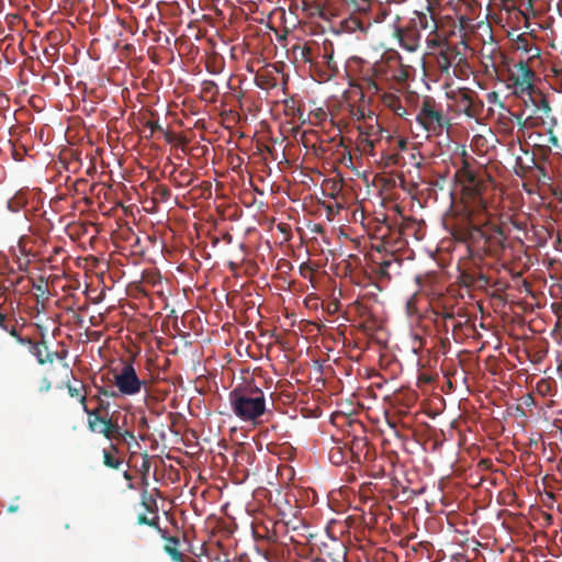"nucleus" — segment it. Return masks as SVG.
Returning <instances> with one entry per match:
<instances>
[{
	"instance_id": "nucleus-42",
	"label": "nucleus",
	"mask_w": 562,
	"mask_h": 562,
	"mask_svg": "<svg viewBox=\"0 0 562 562\" xmlns=\"http://www.w3.org/2000/svg\"><path fill=\"white\" fill-rule=\"evenodd\" d=\"M147 126L150 127L153 132L160 128L157 122H147Z\"/></svg>"
},
{
	"instance_id": "nucleus-7",
	"label": "nucleus",
	"mask_w": 562,
	"mask_h": 562,
	"mask_svg": "<svg viewBox=\"0 0 562 562\" xmlns=\"http://www.w3.org/2000/svg\"><path fill=\"white\" fill-rule=\"evenodd\" d=\"M378 267L374 270L380 281H390L402 274L403 259L394 252L387 255L380 262L375 263Z\"/></svg>"
},
{
	"instance_id": "nucleus-45",
	"label": "nucleus",
	"mask_w": 562,
	"mask_h": 562,
	"mask_svg": "<svg viewBox=\"0 0 562 562\" xmlns=\"http://www.w3.org/2000/svg\"><path fill=\"white\" fill-rule=\"evenodd\" d=\"M266 538H268V540L271 541V542H276V535H274V532L272 535L266 536Z\"/></svg>"
},
{
	"instance_id": "nucleus-3",
	"label": "nucleus",
	"mask_w": 562,
	"mask_h": 562,
	"mask_svg": "<svg viewBox=\"0 0 562 562\" xmlns=\"http://www.w3.org/2000/svg\"><path fill=\"white\" fill-rule=\"evenodd\" d=\"M416 121L427 136H440L450 127V120L443 111L441 103L436 102L432 97H424L416 115Z\"/></svg>"
},
{
	"instance_id": "nucleus-35",
	"label": "nucleus",
	"mask_w": 562,
	"mask_h": 562,
	"mask_svg": "<svg viewBox=\"0 0 562 562\" xmlns=\"http://www.w3.org/2000/svg\"><path fill=\"white\" fill-rule=\"evenodd\" d=\"M494 1H498V2H499V4H501L505 10H509V8L514 5V0H494Z\"/></svg>"
},
{
	"instance_id": "nucleus-22",
	"label": "nucleus",
	"mask_w": 562,
	"mask_h": 562,
	"mask_svg": "<svg viewBox=\"0 0 562 562\" xmlns=\"http://www.w3.org/2000/svg\"><path fill=\"white\" fill-rule=\"evenodd\" d=\"M140 503L143 508H145L147 513L157 514L158 505L156 501V495L149 493L146 488L142 491Z\"/></svg>"
},
{
	"instance_id": "nucleus-23",
	"label": "nucleus",
	"mask_w": 562,
	"mask_h": 562,
	"mask_svg": "<svg viewBox=\"0 0 562 562\" xmlns=\"http://www.w3.org/2000/svg\"><path fill=\"white\" fill-rule=\"evenodd\" d=\"M110 407L111 405L105 398H99L98 407L90 409L88 405H85L83 411L88 414L89 418L106 417Z\"/></svg>"
},
{
	"instance_id": "nucleus-38",
	"label": "nucleus",
	"mask_w": 562,
	"mask_h": 562,
	"mask_svg": "<svg viewBox=\"0 0 562 562\" xmlns=\"http://www.w3.org/2000/svg\"><path fill=\"white\" fill-rule=\"evenodd\" d=\"M50 390V382L47 380V378L42 381V386L40 387L41 392H48Z\"/></svg>"
},
{
	"instance_id": "nucleus-1",
	"label": "nucleus",
	"mask_w": 562,
	"mask_h": 562,
	"mask_svg": "<svg viewBox=\"0 0 562 562\" xmlns=\"http://www.w3.org/2000/svg\"><path fill=\"white\" fill-rule=\"evenodd\" d=\"M456 177L462 187L461 201L469 221L465 235L472 240L476 238L484 240L488 255L501 256L506 247V234L502 226L493 222L487 213L486 202L483 198L485 189L483 179L474 172L469 161L464 159Z\"/></svg>"
},
{
	"instance_id": "nucleus-15",
	"label": "nucleus",
	"mask_w": 562,
	"mask_h": 562,
	"mask_svg": "<svg viewBox=\"0 0 562 562\" xmlns=\"http://www.w3.org/2000/svg\"><path fill=\"white\" fill-rule=\"evenodd\" d=\"M159 532L162 533V538L166 540L164 550L168 554V557L171 558V560L173 562H183L186 559L179 549V546H180L179 538L172 537V536H167L165 530L159 531Z\"/></svg>"
},
{
	"instance_id": "nucleus-24",
	"label": "nucleus",
	"mask_w": 562,
	"mask_h": 562,
	"mask_svg": "<svg viewBox=\"0 0 562 562\" xmlns=\"http://www.w3.org/2000/svg\"><path fill=\"white\" fill-rule=\"evenodd\" d=\"M2 330H5L9 335H11L16 342H19L20 345H25V344H30V340L32 339L31 337H24L21 335L20 333V328L19 326L16 325V322L13 319L11 323H9L8 325H5L4 327L1 328Z\"/></svg>"
},
{
	"instance_id": "nucleus-32",
	"label": "nucleus",
	"mask_w": 562,
	"mask_h": 562,
	"mask_svg": "<svg viewBox=\"0 0 562 562\" xmlns=\"http://www.w3.org/2000/svg\"><path fill=\"white\" fill-rule=\"evenodd\" d=\"M116 439L120 441H127V439H134V434L130 430H120V434H117Z\"/></svg>"
},
{
	"instance_id": "nucleus-43",
	"label": "nucleus",
	"mask_w": 562,
	"mask_h": 562,
	"mask_svg": "<svg viewBox=\"0 0 562 562\" xmlns=\"http://www.w3.org/2000/svg\"><path fill=\"white\" fill-rule=\"evenodd\" d=\"M33 288H34V289H36V291H38V292H41V293H44V292H45V290H46V288H45L44 285H42V284H37V285H36V284H34V286H33Z\"/></svg>"
},
{
	"instance_id": "nucleus-13",
	"label": "nucleus",
	"mask_w": 562,
	"mask_h": 562,
	"mask_svg": "<svg viewBox=\"0 0 562 562\" xmlns=\"http://www.w3.org/2000/svg\"><path fill=\"white\" fill-rule=\"evenodd\" d=\"M29 347V352L36 358L38 364L52 363L55 358H64L58 351H49L45 340L35 341L31 339V344H25Z\"/></svg>"
},
{
	"instance_id": "nucleus-40",
	"label": "nucleus",
	"mask_w": 562,
	"mask_h": 562,
	"mask_svg": "<svg viewBox=\"0 0 562 562\" xmlns=\"http://www.w3.org/2000/svg\"><path fill=\"white\" fill-rule=\"evenodd\" d=\"M445 321L453 319V312H437Z\"/></svg>"
},
{
	"instance_id": "nucleus-26",
	"label": "nucleus",
	"mask_w": 562,
	"mask_h": 562,
	"mask_svg": "<svg viewBox=\"0 0 562 562\" xmlns=\"http://www.w3.org/2000/svg\"><path fill=\"white\" fill-rule=\"evenodd\" d=\"M381 140L380 138H361L358 139V146L361 147V150L367 155H375L374 149L376 144Z\"/></svg>"
},
{
	"instance_id": "nucleus-8",
	"label": "nucleus",
	"mask_w": 562,
	"mask_h": 562,
	"mask_svg": "<svg viewBox=\"0 0 562 562\" xmlns=\"http://www.w3.org/2000/svg\"><path fill=\"white\" fill-rule=\"evenodd\" d=\"M88 426L91 432L102 434L108 440L116 439L121 427L113 417H94L88 418Z\"/></svg>"
},
{
	"instance_id": "nucleus-56",
	"label": "nucleus",
	"mask_w": 562,
	"mask_h": 562,
	"mask_svg": "<svg viewBox=\"0 0 562 562\" xmlns=\"http://www.w3.org/2000/svg\"><path fill=\"white\" fill-rule=\"evenodd\" d=\"M363 1H372V0H363Z\"/></svg>"
},
{
	"instance_id": "nucleus-16",
	"label": "nucleus",
	"mask_w": 562,
	"mask_h": 562,
	"mask_svg": "<svg viewBox=\"0 0 562 562\" xmlns=\"http://www.w3.org/2000/svg\"><path fill=\"white\" fill-rule=\"evenodd\" d=\"M119 449L117 446L112 443L110 448L103 449L102 457H103V464L106 468L119 470L121 464L124 462L120 457H117Z\"/></svg>"
},
{
	"instance_id": "nucleus-41",
	"label": "nucleus",
	"mask_w": 562,
	"mask_h": 562,
	"mask_svg": "<svg viewBox=\"0 0 562 562\" xmlns=\"http://www.w3.org/2000/svg\"><path fill=\"white\" fill-rule=\"evenodd\" d=\"M429 47H440V40L437 38H428Z\"/></svg>"
},
{
	"instance_id": "nucleus-30",
	"label": "nucleus",
	"mask_w": 562,
	"mask_h": 562,
	"mask_svg": "<svg viewBox=\"0 0 562 562\" xmlns=\"http://www.w3.org/2000/svg\"><path fill=\"white\" fill-rule=\"evenodd\" d=\"M363 88L367 90L368 93L373 95L380 92L379 83L372 78L363 79Z\"/></svg>"
},
{
	"instance_id": "nucleus-50",
	"label": "nucleus",
	"mask_w": 562,
	"mask_h": 562,
	"mask_svg": "<svg viewBox=\"0 0 562 562\" xmlns=\"http://www.w3.org/2000/svg\"><path fill=\"white\" fill-rule=\"evenodd\" d=\"M143 467H144L145 470H147L148 469L147 462H144Z\"/></svg>"
},
{
	"instance_id": "nucleus-6",
	"label": "nucleus",
	"mask_w": 562,
	"mask_h": 562,
	"mask_svg": "<svg viewBox=\"0 0 562 562\" xmlns=\"http://www.w3.org/2000/svg\"><path fill=\"white\" fill-rule=\"evenodd\" d=\"M536 76V71L525 60L516 63L508 76V88L513 90V95L522 98L536 94L538 91L535 85Z\"/></svg>"
},
{
	"instance_id": "nucleus-44",
	"label": "nucleus",
	"mask_w": 562,
	"mask_h": 562,
	"mask_svg": "<svg viewBox=\"0 0 562 562\" xmlns=\"http://www.w3.org/2000/svg\"><path fill=\"white\" fill-rule=\"evenodd\" d=\"M18 510H19V505H9V507H8L9 513H14Z\"/></svg>"
},
{
	"instance_id": "nucleus-5",
	"label": "nucleus",
	"mask_w": 562,
	"mask_h": 562,
	"mask_svg": "<svg viewBox=\"0 0 562 562\" xmlns=\"http://www.w3.org/2000/svg\"><path fill=\"white\" fill-rule=\"evenodd\" d=\"M448 100L452 101V108L457 114H463L470 119H477L484 110V102L479 94L470 88H458L447 92Z\"/></svg>"
},
{
	"instance_id": "nucleus-54",
	"label": "nucleus",
	"mask_w": 562,
	"mask_h": 562,
	"mask_svg": "<svg viewBox=\"0 0 562 562\" xmlns=\"http://www.w3.org/2000/svg\"><path fill=\"white\" fill-rule=\"evenodd\" d=\"M143 484H147L146 477H143Z\"/></svg>"
},
{
	"instance_id": "nucleus-19",
	"label": "nucleus",
	"mask_w": 562,
	"mask_h": 562,
	"mask_svg": "<svg viewBox=\"0 0 562 562\" xmlns=\"http://www.w3.org/2000/svg\"><path fill=\"white\" fill-rule=\"evenodd\" d=\"M66 389L68 395H70L72 398H78L81 407L85 408V405H87L86 385L81 381H77V385L67 383Z\"/></svg>"
},
{
	"instance_id": "nucleus-46",
	"label": "nucleus",
	"mask_w": 562,
	"mask_h": 562,
	"mask_svg": "<svg viewBox=\"0 0 562 562\" xmlns=\"http://www.w3.org/2000/svg\"><path fill=\"white\" fill-rule=\"evenodd\" d=\"M327 214L328 216L333 214V206H327Z\"/></svg>"
},
{
	"instance_id": "nucleus-37",
	"label": "nucleus",
	"mask_w": 562,
	"mask_h": 562,
	"mask_svg": "<svg viewBox=\"0 0 562 562\" xmlns=\"http://www.w3.org/2000/svg\"><path fill=\"white\" fill-rule=\"evenodd\" d=\"M158 191L160 196L164 198L165 200H167L170 196V191L167 187H160Z\"/></svg>"
},
{
	"instance_id": "nucleus-47",
	"label": "nucleus",
	"mask_w": 562,
	"mask_h": 562,
	"mask_svg": "<svg viewBox=\"0 0 562 562\" xmlns=\"http://www.w3.org/2000/svg\"><path fill=\"white\" fill-rule=\"evenodd\" d=\"M183 562H196L193 558H189L187 560H184Z\"/></svg>"
},
{
	"instance_id": "nucleus-27",
	"label": "nucleus",
	"mask_w": 562,
	"mask_h": 562,
	"mask_svg": "<svg viewBox=\"0 0 562 562\" xmlns=\"http://www.w3.org/2000/svg\"><path fill=\"white\" fill-rule=\"evenodd\" d=\"M25 203H26V200L24 198V194L19 192V193H15L14 196L8 201V209L12 213H15V212H19L24 206Z\"/></svg>"
},
{
	"instance_id": "nucleus-39",
	"label": "nucleus",
	"mask_w": 562,
	"mask_h": 562,
	"mask_svg": "<svg viewBox=\"0 0 562 562\" xmlns=\"http://www.w3.org/2000/svg\"><path fill=\"white\" fill-rule=\"evenodd\" d=\"M361 447H367V441H366V440L361 439V440H357V441H355V442H353V446L351 447V452H352V453H355V452H353V449H355V448L359 449V448H361Z\"/></svg>"
},
{
	"instance_id": "nucleus-12",
	"label": "nucleus",
	"mask_w": 562,
	"mask_h": 562,
	"mask_svg": "<svg viewBox=\"0 0 562 562\" xmlns=\"http://www.w3.org/2000/svg\"><path fill=\"white\" fill-rule=\"evenodd\" d=\"M408 23L416 26L419 33L420 31H428L430 35L437 34L438 24L429 7L425 12L416 11L415 16L412 18Z\"/></svg>"
},
{
	"instance_id": "nucleus-49",
	"label": "nucleus",
	"mask_w": 562,
	"mask_h": 562,
	"mask_svg": "<svg viewBox=\"0 0 562 562\" xmlns=\"http://www.w3.org/2000/svg\"><path fill=\"white\" fill-rule=\"evenodd\" d=\"M518 41H520V42H525L526 40H525V38L522 37V35H521V36H518Z\"/></svg>"
},
{
	"instance_id": "nucleus-17",
	"label": "nucleus",
	"mask_w": 562,
	"mask_h": 562,
	"mask_svg": "<svg viewBox=\"0 0 562 562\" xmlns=\"http://www.w3.org/2000/svg\"><path fill=\"white\" fill-rule=\"evenodd\" d=\"M345 31L349 33L361 32L367 34L368 29L370 26V22H364L361 18L357 15H351L347 20L342 22Z\"/></svg>"
},
{
	"instance_id": "nucleus-25",
	"label": "nucleus",
	"mask_w": 562,
	"mask_h": 562,
	"mask_svg": "<svg viewBox=\"0 0 562 562\" xmlns=\"http://www.w3.org/2000/svg\"><path fill=\"white\" fill-rule=\"evenodd\" d=\"M350 115L358 123H362L369 120L368 115H375V113L371 110H367L363 105H351Z\"/></svg>"
},
{
	"instance_id": "nucleus-14",
	"label": "nucleus",
	"mask_w": 562,
	"mask_h": 562,
	"mask_svg": "<svg viewBox=\"0 0 562 562\" xmlns=\"http://www.w3.org/2000/svg\"><path fill=\"white\" fill-rule=\"evenodd\" d=\"M369 120L358 123L357 131L360 132L361 138H380L383 137L384 128L379 123L376 115H368Z\"/></svg>"
},
{
	"instance_id": "nucleus-9",
	"label": "nucleus",
	"mask_w": 562,
	"mask_h": 562,
	"mask_svg": "<svg viewBox=\"0 0 562 562\" xmlns=\"http://www.w3.org/2000/svg\"><path fill=\"white\" fill-rule=\"evenodd\" d=\"M531 105L535 106V112L538 119L542 121V124H549L551 126L557 124V120L552 115V109L547 95L540 90L536 94L528 95Z\"/></svg>"
},
{
	"instance_id": "nucleus-31",
	"label": "nucleus",
	"mask_w": 562,
	"mask_h": 562,
	"mask_svg": "<svg viewBox=\"0 0 562 562\" xmlns=\"http://www.w3.org/2000/svg\"><path fill=\"white\" fill-rule=\"evenodd\" d=\"M13 318H10L8 313L2 308V305L0 304V328H3L8 326Z\"/></svg>"
},
{
	"instance_id": "nucleus-21",
	"label": "nucleus",
	"mask_w": 562,
	"mask_h": 562,
	"mask_svg": "<svg viewBox=\"0 0 562 562\" xmlns=\"http://www.w3.org/2000/svg\"><path fill=\"white\" fill-rule=\"evenodd\" d=\"M220 91L216 82L206 80L202 82V91H200V97L209 102H215L217 99Z\"/></svg>"
},
{
	"instance_id": "nucleus-52",
	"label": "nucleus",
	"mask_w": 562,
	"mask_h": 562,
	"mask_svg": "<svg viewBox=\"0 0 562 562\" xmlns=\"http://www.w3.org/2000/svg\"><path fill=\"white\" fill-rule=\"evenodd\" d=\"M154 492H155V494L159 495V490L158 488H154Z\"/></svg>"
},
{
	"instance_id": "nucleus-2",
	"label": "nucleus",
	"mask_w": 562,
	"mask_h": 562,
	"mask_svg": "<svg viewBox=\"0 0 562 562\" xmlns=\"http://www.w3.org/2000/svg\"><path fill=\"white\" fill-rule=\"evenodd\" d=\"M234 415L246 423H256L266 412L263 392L252 382L236 385L229 393Z\"/></svg>"
},
{
	"instance_id": "nucleus-55",
	"label": "nucleus",
	"mask_w": 562,
	"mask_h": 562,
	"mask_svg": "<svg viewBox=\"0 0 562 562\" xmlns=\"http://www.w3.org/2000/svg\"><path fill=\"white\" fill-rule=\"evenodd\" d=\"M378 71H379V68H374V72L378 74Z\"/></svg>"
},
{
	"instance_id": "nucleus-48",
	"label": "nucleus",
	"mask_w": 562,
	"mask_h": 562,
	"mask_svg": "<svg viewBox=\"0 0 562 562\" xmlns=\"http://www.w3.org/2000/svg\"><path fill=\"white\" fill-rule=\"evenodd\" d=\"M562 9V0L561 2L558 3V10H561Z\"/></svg>"
},
{
	"instance_id": "nucleus-20",
	"label": "nucleus",
	"mask_w": 562,
	"mask_h": 562,
	"mask_svg": "<svg viewBox=\"0 0 562 562\" xmlns=\"http://www.w3.org/2000/svg\"><path fill=\"white\" fill-rule=\"evenodd\" d=\"M94 390H97V393H94V397H102V398H119L121 397L119 393H116V387L113 383H103V384H93Z\"/></svg>"
},
{
	"instance_id": "nucleus-29",
	"label": "nucleus",
	"mask_w": 562,
	"mask_h": 562,
	"mask_svg": "<svg viewBox=\"0 0 562 562\" xmlns=\"http://www.w3.org/2000/svg\"><path fill=\"white\" fill-rule=\"evenodd\" d=\"M158 521H159V518H158L157 514H154L153 518H149L148 516L140 514L137 518L138 525H146V526L155 528L158 532H161Z\"/></svg>"
},
{
	"instance_id": "nucleus-28",
	"label": "nucleus",
	"mask_w": 562,
	"mask_h": 562,
	"mask_svg": "<svg viewBox=\"0 0 562 562\" xmlns=\"http://www.w3.org/2000/svg\"><path fill=\"white\" fill-rule=\"evenodd\" d=\"M382 103L384 106L393 110L395 106L402 104V99L397 94L384 93L382 94Z\"/></svg>"
},
{
	"instance_id": "nucleus-11",
	"label": "nucleus",
	"mask_w": 562,
	"mask_h": 562,
	"mask_svg": "<svg viewBox=\"0 0 562 562\" xmlns=\"http://www.w3.org/2000/svg\"><path fill=\"white\" fill-rule=\"evenodd\" d=\"M459 52L457 47L447 45L439 50V55L436 57L437 67H439V71L442 74L449 75L450 69L453 67L456 59L459 58L458 64L454 67V74L457 75V68L460 66L462 61V57H459Z\"/></svg>"
},
{
	"instance_id": "nucleus-10",
	"label": "nucleus",
	"mask_w": 562,
	"mask_h": 562,
	"mask_svg": "<svg viewBox=\"0 0 562 562\" xmlns=\"http://www.w3.org/2000/svg\"><path fill=\"white\" fill-rule=\"evenodd\" d=\"M394 35L400 41L401 47L407 52H416L420 43V33L416 26L407 23L404 27H395Z\"/></svg>"
},
{
	"instance_id": "nucleus-34",
	"label": "nucleus",
	"mask_w": 562,
	"mask_h": 562,
	"mask_svg": "<svg viewBox=\"0 0 562 562\" xmlns=\"http://www.w3.org/2000/svg\"><path fill=\"white\" fill-rule=\"evenodd\" d=\"M407 140L403 137L396 139V148L404 151L407 148Z\"/></svg>"
},
{
	"instance_id": "nucleus-4",
	"label": "nucleus",
	"mask_w": 562,
	"mask_h": 562,
	"mask_svg": "<svg viewBox=\"0 0 562 562\" xmlns=\"http://www.w3.org/2000/svg\"><path fill=\"white\" fill-rule=\"evenodd\" d=\"M102 383H113L116 387V393L121 397L134 396L140 393L143 386L146 384L134 369L131 361H124L120 369L115 368L101 375Z\"/></svg>"
},
{
	"instance_id": "nucleus-18",
	"label": "nucleus",
	"mask_w": 562,
	"mask_h": 562,
	"mask_svg": "<svg viewBox=\"0 0 562 562\" xmlns=\"http://www.w3.org/2000/svg\"><path fill=\"white\" fill-rule=\"evenodd\" d=\"M170 177L175 184L184 188L192 186L194 179L193 172L188 168L181 170L173 169Z\"/></svg>"
},
{
	"instance_id": "nucleus-33",
	"label": "nucleus",
	"mask_w": 562,
	"mask_h": 562,
	"mask_svg": "<svg viewBox=\"0 0 562 562\" xmlns=\"http://www.w3.org/2000/svg\"><path fill=\"white\" fill-rule=\"evenodd\" d=\"M393 113L400 117H404L405 114H406V109L405 106L403 105V103L401 105H397L395 106L393 110Z\"/></svg>"
},
{
	"instance_id": "nucleus-51",
	"label": "nucleus",
	"mask_w": 562,
	"mask_h": 562,
	"mask_svg": "<svg viewBox=\"0 0 562 562\" xmlns=\"http://www.w3.org/2000/svg\"><path fill=\"white\" fill-rule=\"evenodd\" d=\"M92 398H94V401L99 403V398H103V397H94V395H93Z\"/></svg>"
},
{
	"instance_id": "nucleus-53",
	"label": "nucleus",
	"mask_w": 562,
	"mask_h": 562,
	"mask_svg": "<svg viewBox=\"0 0 562 562\" xmlns=\"http://www.w3.org/2000/svg\"><path fill=\"white\" fill-rule=\"evenodd\" d=\"M395 157H396V155H392V157H391L394 162H396Z\"/></svg>"
},
{
	"instance_id": "nucleus-36",
	"label": "nucleus",
	"mask_w": 562,
	"mask_h": 562,
	"mask_svg": "<svg viewBox=\"0 0 562 562\" xmlns=\"http://www.w3.org/2000/svg\"><path fill=\"white\" fill-rule=\"evenodd\" d=\"M123 476H124L125 480L128 481V484H127L128 490H133L134 485L132 483V479H133L132 474L127 470H125L124 473H123Z\"/></svg>"
}]
</instances>
